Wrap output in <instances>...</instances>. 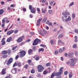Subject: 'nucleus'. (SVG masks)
Instances as JSON below:
<instances>
[{
	"label": "nucleus",
	"instance_id": "nucleus-1",
	"mask_svg": "<svg viewBox=\"0 0 78 78\" xmlns=\"http://www.w3.org/2000/svg\"><path fill=\"white\" fill-rule=\"evenodd\" d=\"M70 59L71 61L70 65L71 66H75V64H76V60H77V59L76 58H70Z\"/></svg>",
	"mask_w": 78,
	"mask_h": 78
},
{
	"label": "nucleus",
	"instance_id": "nucleus-2",
	"mask_svg": "<svg viewBox=\"0 0 78 78\" xmlns=\"http://www.w3.org/2000/svg\"><path fill=\"white\" fill-rule=\"evenodd\" d=\"M29 9L30 10V12L31 13L33 14H35L36 13V9L34 7H33L31 5H29Z\"/></svg>",
	"mask_w": 78,
	"mask_h": 78
},
{
	"label": "nucleus",
	"instance_id": "nucleus-3",
	"mask_svg": "<svg viewBox=\"0 0 78 78\" xmlns=\"http://www.w3.org/2000/svg\"><path fill=\"white\" fill-rule=\"evenodd\" d=\"M37 68L38 72H43V70H44V68L43 67L42 65H38Z\"/></svg>",
	"mask_w": 78,
	"mask_h": 78
},
{
	"label": "nucleus",
	"instance_id": "nucleus-4",
	"mask_svg": "<svg viewBox=\"0 0 78 78\" xmlns=\"http://www.w3.org/2000/svg\"><path fill=\"white\" fill-rule=\"evenodd\" d=\"M41 42V40L37 38L34 41L32 45H37L39 44V42Z\"/></svg>",
	"mask_w": 78,
	"mask_h": 78
},
{
	"label": "nucleus",
	"instance_id": "nucleus-5",
	"mask_svg": "<svg viewBox=\"0 0 78 78\" xmlns=\"http://www.w3.org/2000/svg\"><path fill=\"white\" fill-rule=\"evenodd\" d=\"M63 69L64 67H61L59 69V72L55 73L56 75L58 76L62 75V73H63V71L62 70V69Z\"/></svg>",
	"mask_w": 78,
	"mask_h": 78
},
{
	"label": "nucleus",
	"instance_id": "nucleus-6",
	"mask_svg": "<svg viewBox=\"0 0 78 78\" xmlns=\"http://www.w3.org/2000/svg\"><path fill=\"white\" fill-rule=\"evenodd\" d=\"M20 58H22L25 56L26 55V52L25 51L23 50L19 52Z\"/></svg>",
	"mask_w": 78,
	"mask_h": 78
},
{
	"label": "nucleus",
	"instance_id": "nucleus-7",
	"mask_svg": "<svg viewBox=\"0 0 78 78\" xmlns=\"http://www.w3.org/2000/svg\"><path fill=\"white\" fill-rule=\"evenodd\" d=\"M24 38H25L24 36L20 37L17 39L16 41L18 43H20V42H21L23 41V40Z\"/></svg>",
	"mask_w": 78,
	"mask_h": 78
},
{
	"label": "nucleus",
	"instance_id": "nucleus-8",
	"mask_svg": "<svg viewBox=\"0 0 78 78\" xmlns=\"http://www.w3.org/2000/svg\"><path fill=\"white\" fill-rule=\"evenodd\" d=\"M2 22L3 23H5V22H6V23H9V22H10V21L9 20H8V18L6 17H5L2 20Z\"/></svg>",
	"mask_w": 78,
	"mask_h": 78
},
{
	"label": "nucleus",
	"instance_id": "nucleus-9",
	"mask_svg": "<svg viewBox=\"0 0 78 78\" xmlns=\"http://www.w3.org/2000/svg\"><path fill=\"white\" fill-rule=\"evenodd\" d=\"M46 33H47V31L44 30H43V31H41L39 32L40 34L42 36H44V34H46Z\"/></svg>",
	"mask_w": 78,
	"mask_h": 78
},
{
	"label": "nucleus",
	"instance_id": "nucleus-10",
	"mask_svg": "<svg viewBox=\"0 0 78 78\" xmlns=\"http://www.w3.org/2000/svg\"><path fill=\"white\" fill-rule=\"evenodd\" d=\"M12 61H13V58H10L6 64H7V65H9V64L12 63Z\"/></svg>",
	"mask_w": 78,
	"mask_h": 78
},
{
	"label": "nucleus",
	"instance_id": "nucleus-11",
	"mask_svg": "<svg viewBox=\"0 0 78 78\" xmlns=\"http://www.w3.org/2000/svg\"><path fill=\"white\" fill-rule=\"evenodd\" d=\"M6 68H3L1 73L2 75H5V74H6Z\"/></svg>",
	"mask_w": 78,
	"mask_h": 78
},
{
	"label": "nucleus",
	"instance_id": "nucleus-12",
	"mask_svg": "<svg viewBox=\"0 0 78 78\" xmlns=\"http://www.w3.org/2000/svg\"><path fill=\"white\" fill-rule=\"evenodd\" d=\"M13 33H14V30H11L7 32L6 34L7 35H11V34Z\"/></svg>",
	"mask_w": 78,
	"mask_h": 78
},
{
	"label": "nucleus",
	"instance_id": "nucleus-13",
	"mask_svg": "<svg viewBox=\"0 0 78 78\" xmlns=\"http://www.w3.org/2000/svg\"><path fill=\"white\" fill-rule=\"evenodd\" d=\"M5 38H2L1 41L2 45H5L6 44V42H5Z\"/></svg>",
	"mask_w": 78,
	"mask_h": 78
},
{
	"label": "nucleus",
	"instance_id": "nucleus-14",
	"mask_svg": "<svg viewBox=\"0 0 78 78\" xmlns=\"http://www.w3.org/2000/svg\"><path fill=\"white\" fill-rule=\"evenodd\" d=\"M42 18H40L38 20H37V26H39V25L41 24V22L42 21Z\"/></svg>",
	"mask_w": 78,
	"mask_h": 78
},
{
	"label": "nucleus",
	"instance_id": "nucleus-15",
	"mask_svg": "<svg viewBox=\"0 0 78 78\" xmlns=\"http://www.w3.org/2000/svg\"><path fill=\"white\" fill-rule=\"evenodd\" d=\"M58 44L59 46H60V45H62H62H64V42H62V41L61 40H58Z\"/></svg>",
	"mask_w": 78,
	"mask_h": 78
},
{
	"label": "nucleus",
	"instance_id": "nucleus-16",
	"mask_svg": "<svg viewBox=\"0 0 78 78\" xmlns=\"http://www.w3.org/2000/svg\"><path fill=\"white\" fill-rule=\"evenodd\" d=\"M47 9H46V8H44V9L43 8L42 9L41 11L42 13H44V14L45 13V12H47Z\"/></svg>",
	"mask_w": 78,
	"mask_h": 78
},
{
	"label": "nucleus",
	"instance_id": "nucleus-17",
	"mask_svg": "<svg viewBox=\"0 0 78 78\" xmlns=\"http://www.w3.org/2000/svg\"><path fill=\"white\" fill-rule=\"evenodd\" d=\"M33 49H30L28 51V54L30 55H31V54H32V53H33Z\"/></svg>",
	"mask_w": 78,
	"mask_h": 78
},
{
	"label": "nucleus",
	"instance_id": "nucleus-18",
	"mask_svg": "<svg viewBox=\"0 0 78 78\" xmlns=\"http://www.w3.org/2000/svg\"><path fill=\"white\" fill-rule=\"evenodd\" d=\"M56 73L55 72H54L53 73H52L51 74V78H53L55 76H57L56 74Z\"/></svg>",
	"mask_w": 78,
	"mask_h": 78
},
{
	"label": "nucleus",
	"instance_id": "nucleus-19",
	"mask_svg": "<svg viewBox=\"0 0 78 78\" xmlns=\"http://www.w3.org/2000/svg\"><path fill=\"white\" fill-rule=\"evenodd\" d=\"M8 54V51H6L4 50L2 52V55H6Z\"/></svg>",
	"mask_w": 78,
	"mask_h": 78
},
{
	"label": "nucleus",
	"instance_id": "nucleus-20",
	"mask_svg": "<svg viewBox=\"0 0 78 78\" xmlns=\"http://www.w3.org/2000/svg\"><path fill=\"white\" fill-rule=\"evenodd\" d=\"M4 12V10L3 9H0V16L2 15L3 14V12Z\"/></svg>",
	"mask_w": 78,
	"mask_h": 78
},
{
	"label": "nucleus",
	"instance_id": "nucleus-21",
	"mask_svg": "<svg viewBox=\"0 0 78 78\" xmlns=\"http://www.w3.org/2000/svg\"><path fill=\"white\" fill-rule=\"evenodd\" d=\"M12 38L11 37H10L7 40V42H11V41L12 39Z\"/></svg>",
	"mask_w": 78,
	"mask_h": 78
},
{
	"label": "nucleus",
	"instance_id": "nucleus-22",
	"mask_svg": "<svg viewBox=\"0 0 78 78\" xmlns=\"http://www.w3.org/2000/svg\"><path fill=\"white\" fill-rule=\"evenodd\" d=\"M30 73H32V74L34 73H35V70H34V69H32L30 71Z\"/></svg>",
	"mask_w": 78,
	"mask_h": 78
},
{
	"label": "nucleus",
	"instance_id": "nucleus-23",
	"mask_svg": "<svg viewBox=\"0 0 78 78\" xmlns=\"http://www.w3.org/2000/svg\"><path fill=\"white\" fill-rule=\"evenodd\" d=\"M42 51H44V49L43 48H41L38 50V52H40Z\"/></svg>",
	"mask_w": 78,
	"mask_h": 78
},
{
	"label": "nucleus",
	"instance_id": "nucleus-24",
	"mask_svg": "<svg viewBox=\"0 0 78 78\" xmlns=\"http://www.w3.org/2000/svg\"><path fill=\"white\" fill-rule=\"evenodd\" d=\"M17 66L18 67H22V64L20 62H18L17 63Z\"/></svg>",
	"mask_w": 78,
	"mask_h": 78
},
{
	"label": "nucleus",
	"instance_id": "nucleus-25",
	"mask_svg": "<svg viewBox=\"0 0 78 78\" xmlns=\"http://www.w3.org/2000/svg\"><path fill=\"white\" fill-rule=\"evenodd\" d=\"M7 52L8 53V55H11V50H8L7 51Z\"/></svg>",
	"mask_w": 78,
	"mask_h": 78
},
{
	"label": "nucleus",
	"instance_id": "nucleus-26",
	"mask_svg": "<svg viewBox=\"0 0 78 78\" xmlns=\"http://www.w3.org/2000/svg\"><path fill=\"white\" fill-rule=\"evenodd\" d=\"M62 14V15H63V16H64L65 18H67V15H66V14L64 13V12H63Z\"/></svg>",
	"mask_w": 78,
	"mask_h": 78
},
{
	"label": "nucleus",
	"instance_id": "nucleus-27",
	"mask_svg": "<svg viewBox=\"0 0 78 78\" xmlns=\"http://www.w3.org/2000/svg\"><path fill=\"white\" fill-rule=\"evenodd\" d=\"M74 38L75 39L74 42H78V40H77V36H75Z\"/></svg>",
	"mask_w": 78,
	"mask_h": 78
},
{
	"label": "nucleus",
	"instance_id": "nucleus-28",
	"mask_svg": "<svg viewBox=\"0 0 78 78\" xmlns=\"http://www.w3.org/2000/svg\"><path fill=\"white\" fill-rule=\"evenodd\" d=\"M28 67H29V66L27 64L25 65V66H24V68L26 69H27Z\"/></svg>",
	"mask_w": 78,
	"mask_h": 78
},
{
	"label": "nucleus",
	"instance_id": "nucleus-29",
	"mask_svg": "<svg viewBox=\"0 0 78 78\" xmlns=\"http://www.w3.org/2000/svg\"><path fill=\"white\" fill-rule=\"evenodd\" d=\"M8 56V55L7 54H4V55H3L2 57L3 58H7Z\"/></svg>",
	"mask_w": 78,
	"mask_h": 78
},
{
	"label": "nucleus",
	"instance_id": "nucleus-30",
	"mask_svg": "<svg viewBox=\"0 0 78 78\" xmlns=\"http://www.w3.org/2000/svg\"><path fill=\"white\" fill-rule=\"evenodd\" d=\"M18 47V45L13 47L12 49V50H15V49H16V48H17Z\"/></svg>",
	"mask_w": 78,
	"mask_h": 78
},
{
	"label": "nucleus",
	"instance_id": "nucleus-31",
	"mask_svg": "<svg viewBox=\"0 0 78 78\" xmlns=\"http://www.w3.org/2000/svg\"><path fill=\"white\" fill-rule=\"evenodd\" d=\"M11 72H12V73H13V74H15V73H16V71L13 69L12 70Z\"/></svg>",
	"mask_w": 78,
	"mask_h": 78
},
{
	"label": "nucleus",
	"instance_id": "nucleus-32",
	"mask_svg": "<svg viewBox=\"0 0 78 78\" xmlns=\"http://www.w3.org/2000/svg\"><path fill=\"white\" fill-rule=\"evenodd\" d=\"M47 21V17L45 18L42 21L43 23H45Z\"/></svg>",
	"mask_w": 78,
	"mask_h": 78
},
{
	"label": "nucleus",
	"instance_id": "nucleus-33",
	"mask_svg": "<svg viewBox=\"0 0 78 78\" xmlns=\"http://www.w3.org/2000/svg\"><path fill=\"white\" fill-rule=\"evenodd\" d=\"M17 66V63L16 62H15L13 66V67H16V66Z\"/></svg>",
	"mask_w": 78,
	"mask_h": 78
},
{
	"label": "nucleus",
	"instance_id": "nucleus-34",
	"mask_svg": "<svg viewBox=\"0 0 78 78\" xmlns=\"http://www.w3.org/2000/svg\"><path fill=\"white\" fill-rule=\"evenodd\" d=\"M47 71H46L45 70L43 73V74L44 75H46V74H47Z\"/></svg>",
	"mask_w": 78,
	"mask_h": 78
},
{
	"label": "nucleus",
	"instance_id": "nucleus-35",
	"mask_svg": "<svg viewBox=\"0 0 78 78\" xmlns=\"http://www.w3.org/2000/svg\"><path fill=\"white\" fill-rule=\"evenodd\" d=\"M50 42L51 44H54V41L53 40H51L50 41Z\"/></svg>",
	"mask_w": 78,
	"mask_h": 78
},
{
	"label": "nucleus",
	"instance_id": "nucleus-36",
	"mask_svg": "<svg viewBox=\"0 0 78 78\" xmlns=\"http://www.w3.org/2000/svg\"><path fill=\"white\" fill-rule=\"evenodd\" d=\"M46 66H47V67H48L50 66V62L46 64Z\"/></svg>",
	"mask_w": 78,
	"mask_h": 78
},
{
	"label": "nucleus",
	"instance_id": "nucleus-37",
	"mask_svg": "<svg viewBox=\"0 0 78 78\" xmlns=\"http://www.w3.org/2000/svg\"><path fill=\"white\" fill-rule=\"evenodd\" d=\"M40 46L41 47H44V48H45V47H46V46L44 44H40Z\"/></svg>",
	"mask_w": 78,
	"mask_h": 78
},
{
	"label": "nucleus",
	"instance_id": "nucleus-38",
	"mask_svg": "<svg viewBox=\"0 0 78 78\" xmlns=\"http://www.w3.org/2000/svg\"><path fill=\"white\" fill-rule=\"evenodd\" d=\"M75 14L73 13L72 14V17H73V19H74V18H75Z\"/></svg>",
	"mask_w": 78,
	"mask_h": 78
},
{
	"label": "nucleus",
	"instance_id": "nucleus-39",
	"mask_svg": "<svg viewBox=\"0 0 78 78\" xmlns=\"http://www.w3.org/2000/svg\"><path fill=\"white\" fill-rule=\"evenodd\" d=\"M32 49L34 51L35 50H36V49H37V48H36V47L34 46L32 48Z\"/></svg>",
	"mask_w": 78,
	"mask_h": 78
},
{
	"label": "nucleus",
	"instance_id": "nucleus-40",
	"mask_svg": "<svg viewBox=\"0 0 78 78\" xmlns=\"http://www.w3.org/2000/svg\"><path fill=\"white\" fill-rule=\"evenodd\" d=\"M2 24L1 25V27H5V23H3V22L2 21Z\"/></svg>",
	"mask_w": 78,
	"mask_h": 78
},
{
	"label": "nucleus",
	"instance_id": "nucleus-41",
	"mask_svg": "<svg viewBox=\"0 0 78 78\" xmlns=\"http://www.w3.org/2000/svg\"><path fill=\"white\" fill-rule=\"evenodd\" d=\"M73 5H74V2H73L69 4V6H73Z\"/></svg>",
	"mask_w": 78,
	"mask_h": 78
},
{
	"label": "nucleus",
	"instance_id": "nucleus-42",
	"mask_svg": "<svg viewBox=\"0 0 78 78\" xmlns=\"http://www.w3.org/2000/svg\"><path fill=\"white\" fill-rule=\"evenodd\" d=\"M63 37V35H62V34H60L58 36L59 37Z\"/></svg>",
	"mask_w": 78,
	"mask_h": 78
},
{
	"label": "nucleus",
	"instance_id": "nucleus-43",
	"mask_svg": "<svg viewBox=\"0 0 78 78\" xmlns=\"http://www.w3.org/2000/svg\"><path fill=\"white\" fill-rule=\"evenodd\" d=\"M40 59L39 57V56H37L36 57V61H38V60H39Z\"/></svg>",
	"mask_w": 78,
	"mask_h": 78
},
{
	"label": "nucleus",
	"instance_id": "nucleus-44",
	"mask_svg": "<svg viewBox=\"0 0 78 78\" xmlns=\"http://www.w3.org/2000/svg\"><path fill=\"white\" fill-rule=\"evenodd\" d=\"M59 51L60 53H61L62 52V51H63V50H62V49L60 48L59 50Z\"/></svg>",
	"mask_w": 78,
	"mask_h": 78
},
{
	"label": "nucleus",
	"instance_id": "nucleus-45",
	"mask_svg": "<svg viewBox=\"0 0 78 78\" xmlns=\"http://www.w3.org/2000/svg\"><path fill=\"white\" fill-rule=\"evenodd\" d=\"M73 48H76V44H74V45H73Z\"/></svg>",
	"mask_w": 78,
	"mask_h": 78
},
{
	"label": "nucleus",
	"instance_id": "nucleus-46",
	"mask_svg": "<svg viewBox=\"0 0 78 78\" xmlns=\"http://www.w3.org/2000/svg\"><path fill=\"white\" fill-rule=\"evenodd\" d=\"M19 55H17L15 57L16 59H17L18 58H19Z\"/></svg>",
	"mask_w": 78,
	"mask_h": 78
},
{
	"label": "nucleus",
	"instance_id": "nucleus-47",
	"mask_svg": "<svg viewBox=\"0 0 78 78\" xmlns=\"http://www.w3.org/2000/svg\"><path fill=\"white\" fill-rule=\"evenodd\" d=\"M25 44V43L23 42H22L20 44V46H22V45H23Z\"/></svg>",
	"mask_w": 78,
	"mask_h": 78
},
{
	"label": "nucleus",
	"instance_id": "nucleus-48",
	"mask_svg": "<svg viewBox=\"0 0 78 78\" xmlns=\"http://www.w3.org/2000/svg\"><path fill=\"white\" fill-rule=\"evenodd\" d=\"M66 63L67 65H69L70 63V61L66 62Z\"/></svg>",
	"mask_w": 78,
	"mask_h": 78
},
{
	"label": "nucleus",
	"instance_id": "nucleus-49",
	"mask_svg": "<svg viewBox=\"0 0 78 78\" xmlns=\"http://www.w3.org/2000/svg\"><path fill=\"white\" fill-rule=\"evenodd\" d=\"M31 62V60H29L28 61V64H30Z\"/></svg>",
	"mask_w": 78,
	"mask_h": 78
},
{
	"label": "nucleus",
	"instance_id": "nucleus-50",
	"mask_svg": "<svg viewBox=\"0 0 78 78\" xmlns=\"http://www.w3.org/2000/svg\"><path fill=\"white\" fill-rule=\"evenodd\" d=\"M7 10L8 11H10L11 10V8H10V7H8L7 8Z\"/></svg>",
	"mask_w": 78,
	"mask_h": 78
},
{
	"label": "nucleus",
	"instance_id": "nucleus-51",
	"mask_svg": "<svg viewBox=\"0 0 78 78\" xmlns=\"http://www.w3.org/2000/svg\"><path fill=\"white\" fill-rule=\"evenodd\" d=\"M67 19L68 20H69V21L71 20V17H70V16L68 17Z\"/></svg>",
	"mask_w": 78,
	"mask_h": 78
},
{
	"label": "nucleus",
	"instance_id": "nucleus-52",
	"mask_svg": "<svg viewBox=\"0 0 78 78\" xmlns=\"http://www.w3.org/2000/svg\"><path fill=\"white\" fill-rule=\"evenodd\" d=\"M18 31H19V30H16L14 31V33H15L16 34H17V33H18Z\"/></svg>",
	"mask_w": 78,
	"mask_h": 78
},
{
	"label": "nucleus",
	"instance_id": "nucleus-53",
	"mask_svg": "<svg viewBox=\"0 0 78 78\" xmlns=\"http://www.w3.org/2000/svg\"><path fill=\"white\" fill-rule=\"evenodd\" d=\"M10 7H12V8H14L15 7V5H14V4H12L10 5Z\"/></svg>",
	"mask_w": 78,
	"mask_h": 78
},
{
	"label": "nucleus",
	"instance_id": "nucleus-54",
	"mask_svg": "<svg viewBox=\"0 0 78 78\" xmlns=\"http://www.w3.org/2000/svg\"><path fill=\"white\" fill-rule=\"evenodd\" d=\"M72 55V54L71 53H68V56L69 57H70Z\"/></svg>",
	"mask_w": 78,
	"mask_h": 78
},
{
	"label": "nucleus",
	"instance_id": "nucleus-55",
	"mask_svg": "<svg viewBox=\"0 0 78 78\" xmlns=\"http://www.w3.org/2000/svg\"><path fill=\"white\" fill-rule=\"evenodd\" d=\"M37 10L38 12H40L41 11V10H40V9L39 8H37Z\"/></svg>",
	"mask_w": 78,
	"mask_h": 78
},
{
	"label": "nucleus",
	"instance_id": "nucleus-56",
	"mask_svg": "<svg viewBox=\"0 0 78 78\" xmlns=\"http://www.w3.org/2000/svg\"><path fill=\"white\" fill-rule=\"evenodd\" d=\"M65 14L66 15H69V12H66Z\"/></svg>",
	"mask_w": 78,
	"mask_h": 78
},
{
	"label": "nucleus",
	"instance_id": "nucleus-57",
	"mask_svg": "<svg viewBox=\"0 0 78 78\" xmlns=\"http://www.w3.org/2000/svg\"><path fill=\"white\" fill-rule=\"evenodd\" d=\"M48 12L49 14H51V13H52V10H48Z\"/></svg>",
	"mask_w": 78,
	"mask_h": 78
},
{
	"label": "nucleus",
	"instance_id": "nucleus-58",
	"mask_svg": "<svg viewBox=\"0 0 78 78\" xmlns=\"http://www.w3.org/2000/svg\"><path fill=\"white\" fill-rule=\"evenodd\" d=\"M67 73H68V72L67 71H66L64 73L65 75H67Z\"/></svg>",
	"mask_w": 78,
	"mask_h": 78
},
{
	"label": "nucleus",
	"instance_id": "nucleus-59",
	"mask_svg": "<svg viewBox=\"0 0 78 78\" xmlns=\"http://www.w3.org/2000/svg\"><path fill=\"white\" fill-rule=\"evenodd\" d=\"M12 70H15V71H16V72L17 71V68H15L12 69Z\"/></svg>",
	"mask_w": 78,
	"mask_h": 78
},
{
	"label": "nucleus",
	"instance_id": "nucleus-60",
	"mask_svg": "<svg viewBox=\"0 0 78 78\" xmlns=\"http://www.w3.org/2000/svg\"><path fill=\"white\" fill-rule=\"evenodd\" d=\"M58 51H55V55H57V54H58Z\"/></svg>",
	"mask_w": 78,
	"mask_h": 78
},
{
	"label": "nucleus",
	"instance_id": "nucleus-61",
	"mask_svg": "<svg viewBox=\"0 0 78 78\" xmlns=\"http://www.w3.org/2000/svg\"><path fill=\"white\" fill-rule=\"evenodd\" d=\"M23 11L25 12L27 11V9L25 8H24L23 9Z\"/></svg>",
	"mask_w": 78,
	"mask_h": 78
},
{
	"label": "nucleus",
	"instance_id": "nucleus-62",
	"mask_svg": "<svg viewBox=\"0 0 78 78\" xmlns=\"http://www.w3.org/2000/svg\"><path fill=\"white\" fill-rule=\"evenodd\" d=\"M55 3V2H54V1L51 2L50 3V5H52L53 4V3Z\"/></svg>",
	"mask_w": 78,
	"mask_h": 78
},
{
	"label": "nucleus",
	"instance_id": "nucleus-63",
	"mask_svg": "<svg viewBox=\"0 0 78 78\" xmlns=\"http://www.w3.org/2000/svg\"><path fill=\"white\" fill-rule=\"evenodd\" d=\"M75 32L76 33L78 34V30H76L75 31Z\"/></svg>",
	"mask_w": 78,
	"mask_h": 78
},
{
	"label": "nucleus",
	"instance_id": "nucleus-64",
	"mask_svg": "<svg viewBox=\"0 0 78 78\" xmlns=\"http://www.w3.org/2000/svg\"><path fill=\"white\" fill-rule=\"evenodd\" d=\"M69 78H72V75L71 74H69Z\"/></svg>",
	"mask_w": 78,
	"mask_h": 78
}]
</instances>
